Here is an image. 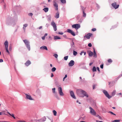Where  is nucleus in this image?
<instances>
[{"mask_svg": "<svg viewBox=\"0 0 122 122\" xmlns=\"http://www.w3.org/2000/svg\"><path fill=\"white\" fill-rule=\"evenodd\" d=\"M76 92L77 95L80 97H83L85 96L86 97H88V95L86 94V92L81 89L77 90Z\"/></svg>", "mask_w": 122, "mask_h": 122, "instance_id": "f257e3e1", "label": "nucleus"}, {"mask_svg": "<svg viewBox=\"0 0 122 122\" xmlns=\"http://www.w3.org/2000/svg\"><path fill=\"white\" fill-rule=\"evenodd\" d=\"M23 42L25 43L26 47L29 51L30 50V42L26 40H24Z\"/></svg>", "mask_w": 122, "mask_h": 122, "instance_id": "f03ea898", "label": "nucleus"}, {"mask_svg": "<svg viewBox=\"0 0 122 122\" xmlns=\"http://www.w3.org/2000/svg\"><path fill=\"white\" fill-rule=\"evenodd\" d=\"M90 113L92 115H95L96 114V112L95 110L91 107H90Z\"/></svg>", "mask_w": 122, "mask_h": 122, "instance_id": "7ed1b4c3", "label": "nucleus"}, {"mask_svg": "<svg viewBox=\"0 0 122 122\" xmlns=\"http://www.w3.org/2000/svg\"><path fill=\"white\" fill-rule=\"evenodd\" d=\"M103 92L105 95L108 98L110 99L112 97L111 96H110L108 93L105 90H103Z\"/></svg>", "mask_w": 122, "mask_h": 122, "instance_id": "20e7f679", "label": "nucleus"}, {"mask_svg": "<svg viewBox=\"0 0 122 122\" xmlns=\"http://www.w3.org/2000/svg\"><path fill=\"white\" fill-rule=\"evenodd\" d=\"M112 5L115 9L118 8L119 6V5H117L116 2L112 3Z\"/></svg>", "mask_w": 122, "mask_h": 122, "instance_id": "39448f33", "label": "nucleus"}, {"mask_svg": "<svg viewBox=\"0 0 122 122\" xmlns=\"http://www.w3.org/2000/svg\"><path fill=\"white\" fill-rule=\"evenodd\" d=\"M72 27L73 28H75L77 30L80 27V26L79 24H76L72 25Z\"/></svg>", "mask_w": 122, "mask_h": 122, "instance_id": "423d86ee", "label": "nucleus"}, {"mask_svg": "<svg viewBox=\"0 0 122 122\" xmlns=\"http://www.w3.org/2000/svg\"><path fill=\"white\" fill-rule=\"evenodd\" d=\"M58 90L60 95L61 96H63L64 95V94L62 92L61 88V87H58Z\"/></svg>", "mask_w": 122, "mask_h": 122, "instance_id": "0eeeda50", "label": "nucleus"}, {"mask_svg": "<svg viewBox=\"0 0 122 122\" xmlns=\"http://www.w3.org/2000/svg\"><path fill=\"white\" fill-rule=\"evenodd\" d=\"M26 98L30 100H34V99L32 98L31 96L28 94H25Z\"/></svg>", "mask_w": 122, "mask_h": 122, "instance_id": "6e6552de", "label": "nucleus"}, {"mask_svg": "<svg viewBox=\"0 0 122 122\" xmlns=\"http://www.w3.org/2000/svg\"><path fill=\"white\" fill-rule=\"evenodd\" d=\"M53 5L55 8V9L56 10H58V6L57 4L55 1H54L53 2Z\"/></svg>", "mask_w": 122, "mask_h": 122, "instance_id": "1a4fd4ad", "label": "nucleus"}, {"mask_svg": "<svg viewBox=\"0 0 122 122\" xmlns=\"http://www.w3.org/2000/svg\"><path fill=\"white\" fill-rule=\"evenodd\" d=\"M92 34L91 33H88L86 35V36H84V37H86L87 39H89L90 38V37L92 36Z\"/></svg>", "mask_w": 122, "mask_h": 122, "instance_id": "9d476101", "label": "nucleus"}, {"mask_svg": "<svg viewBox=\"0 0 122 122\" xmlns=\"http://www.w3.org/2000/svg\"><path fill=\"white\" fill-rule=\"evenodd\" d=\"M67 32L69 33H71L72 35L73 36H75V34L74 33L73 31L70 29H68L67 30Z\"/></svg>", "mask_w": 122, "mask_h": 122, "instance_id": "9b49d317", "label": "nucleus"}, {"mask_svg": "<svg viewBox=\"0 0 122 122\" xmlns=\"http://www.w3.org/2000/svg\"><path fill=\"white\" fill-rule=\"evenodd\" d=\"M74 62L73 61L71 60L68 64L69 66H72L74 65Z\"/></svg>", "mask_w": 122, "mask_h": 122, "instance_id": "f8f14e48", "label": "nucleus"}, {"mask_svg": "<svg viewBox=\"0 0 122 122\" xmlns=\"http://www.w3.org/2000/svg\"><path fill=\"white\" fill-rule=\"evenodd\" d=\"M70 93L71 96L72 97L75 99L76 98V97L74 95V93L72 91H71L70 92Z\"/></svg>", "mask_w": 122, "mask_h": 122, "instance_id": "ddd939ff", "label": "nucleus"}, {"mask_svg": "<svg viewBox=\"0 0 122 122\" xmlns=\"http://www.w3.org/2000/svg\"><path fill=\"white\" fill-rule=\"evenodd\" d=\"M87 52L88 53L89 56H92L93 55V52L91 51H87Z\"/></svg>", "mask_w": 122, "mask_h": 122, "instance_id": "4468645a", "label": "nucleus"}, {"mask_svg": "<svg viewBox=\"0 0 122 122\" xmlns=\"http://www.w3.org/2000/svg\"><path fill=\"white\" fill-rule=\"evenodd\" d=\"M31 63L30 61L29 60H28L25 63V64L26 66H28L30 65Z\"/></svg>", "mask_w": 122, "mask_h": 122, "instance_id": "2eb2a0df", "label": "nucleus"}, {"mask_svg": "<svg viewBox=\"0 0 122 122\" xmlns=\"http://www.w3.org/2000/svg\"><path fill=\"white\" fill-rule=\"evenodd\" d=\"M59 17V13L58 11L56 14V15L55 16V18H58Z\"/></svg>", "mask_w": 122, "mask_h": 122, "instance_id": "dca6fc26", "label": "nucleus"}, {"mask_svg": "<svg viewBox=\"0 0 122 122\" xmlns=\"http://www.w3.org/2000/svg\"><path fill=\"white\" fill-rule=\"evenodd\" d=\"M5 46V48H8V42L7 41H6L4 43Z\"/></svg>", "mask_w": 122, "mask_h": 122, "instance_id": "f3484780", "label": "nucleus"}, {"mask_svg": "<svg viewBox=\"0 0 122 122\" xmlns=\"http://www.w3.org/2000/svg\"><path fill=\"white\" fill-rule=\"evenodd\" d=\"M40 48L41 49H43L44 50H47L48 49L46 46H43L41 47Z\"/></svg>", "mask_w": 122, "mask_h": 122, "instance_id": "a211bd4d", "label": "nucleus"}, {"mask_svg": "<svg viewBox=\"0 0 122 122\" xmlns=\"http://www.w3.org/2000/svg\"><path fill=\"white\" fill-rule=\"evenodd\" d=\"M43 10L45 12H46L48 10V8H46L43 9Z\"/></svg>", "mask_w": 122, "mask_h": 122, "instance_id": "6ab92c4d", "label": "nucleus"}, {"mask_svg": "<svg viewBox=\"0 0 122 122\" xmlns=\"http://www.w3.org/2000/svg\"><path fill=\"white\" fill-rule=\"evenodd\" d=\"M54 40H57L61 39V38L58 36H55L54 38Z\"/></svg>", "mask_w": 122, "mask_h": 122, "instance_id": "aec40b11", "label": "nucleus"}, {"mask_svg": "<svg viewBox=\"0 0 122 122\" xmlns=\"http://www.w3.org/2000/svg\"><path fill=\"white\" fill-rule=\"evenodd\" d=\"M24 26L23 27V29L25 30V28L26 27H27L28 26V25L27 24H25L23 25Z\"/></svg>", "mask_w": 122, "mask_h": 122, "instance_id": "412c9836", "label": "nucleus"}, {"mask_svg": "<svg viewBox=\"0 0 122 122\" xmlns=\"http://www.w3.org/2000/svg\"><path fill=\"white\" fill-rule=\"evenodd\" d=\"M46 118L45 117H44L43 118L41 119V121L44 122L46 120Z\"/></svg>", "mask_w": 122, "mask_h": 122, "instance_id": "4be33fe9", "label": "nucleus"}, {"mask_svg": "<svg viewBox=\"0 0 122 122\" xmlns=\"http://www.w3.org/2000/svg\"><path fill=\"white\" fill-rule=\"evenodd\" d=\"M61 2L63 4H65L66 2V0H60Z\"/></svg>", "mask_w": 122, "mask_h": 122, "instance_id": "5701e85b", "label": "nucleus"}, {"mask_svg": "<svg viewBox=\"0 0 122 122\" xmlns=\"http://www.w3.org/2000/svg\"><path fill=\"white\" fill-rule=\"evenodd\" d=\"M51 25L53 26H55L56 25V24L54 22H52L51 23Z\"/></svg>", "mask_w": 122, "mask_h": 122, "instance_id": "b1692460", "label": "nucleus"}, {"mask_svg": "<svg viewBox=\"0 0 122 122\" xmlns=\"http://www.w3.org/2000/svg\"><path fill=\"white\" fill-rule=\"evenodd\" d=\"M77 54V52L76 51H73V54L75 56Z\"/></svg>", "mask_w": 122, "mask_h": 122, "instance_id": "393cba45", "label": "nucleus"}, {"mask_svg": "<svg viewBox=\"0 0 122 122\" xmlns=\"http://www.w3.org/2000/svg\"><path fill=\"white\" fill-rule=\"evenodd\" d=\"M56 70V68L55 67H53L51 69V71L52 72L55 71Z\"/></svg>", "mask_w": 122, "mask_h": 122, "instance_id": "a878e982", "label": "nucleus"}, {"mask_svg": "<svg viewBox=\"0 0 122 122\" xmlns=\"http://www.w3.org/2000/svg\"><path fill=\"white\" fill-rule=\"evenodd\" d=\"M92 71L93 72H94L96 71V68L95 66H94L93 67L92 69Z\"/></svg>", "mask_w": 122, "mask_h": 122, "instance_id": "bb28decb", "label": "nucleus"}, {"mask_svg": "<svg viewBox=\"0 0 122 122\" xmlns=\"http://www.w3.org/2000/svg\"><path fill=\"white\" fill-rule=\"evenodd\" d=\"M53 112L54 115V116H56V115L57 113L56 112L55 110H53Z\"/></svg>", "mask_w": 122, "mask_h": 122, "instance_id": "cd10ccee", "label": "nucleus"}, {"mask_svg": "<svg viewBox=\"0 0 122 122\" xmlns=\"http://www.w3.org/2000/svg\"><path fill=\"white\" fill-rule=\"evenodd\" d=\"M55 83L56 85L58 87L60 86V85L58 82L56 81L55 82Z\"/></svg>", "mask_w": 122, "mask_h": 122, "instance_id": "c85d7f7f", "label": "nucleus"}, {"mask_svg": "<svg viewBox=\"0 0 122 122\" xmlns=\"http://www.w3.org/2000/svg\"><path fill=\"white\" fill-rule=\"evenodd\" d=\"M53 27L54 30L55 31H56V30H57L56 25L55 26H53Z\"/></svg>", "mask_w": 122, "mask_h": 122, "instance_id": "c756f323", "label": "nucleus"}, {"mask_svg": "<svg viewBox=\"0 0 122 122\" xmlns=\"http://www.w3.org/2000/svg\"><path fill=\"white\" fill-rule=\"evenodd\" d=\"M68 56H66L64 57V60H67L68 58Z\"/></svg>", "mask_w": 122, "mask_h": 122, "instance_id": "7c9ffc66", "label": "nucleus"}, {"mask_svg": "<svg viewBox=\"0 0 122 122\" xmlns=\"http://www.w3.org/2000/svg\"><path fill=\"white\" fill-rule=\"evenodd\" d=\"M120 120H116L113 121L112 122H119Z\"/></svg>", "mask_w": 122, "mask_h": 122, "instance_id": "2f4dec72", "label": "nucleus"}, {"mask_svg": "<svg viewBox=\"0 0 122 122\" xmlns=\"http://www.w3.org/2000/svg\"><path fill=\"white\" fill-rule=\"evenodd\" d=\"M83 16L84 17H85L86 15V14L84 12V10H83Z\"/></svg>", "mask_w": 122, "mask_h": 122, "instance_id": "473e14b6", "label": "nucleus"}, {"mask_svg": "<svg viewBox=\"0 0 122 122\" xmlns=\"http://www.w3.org/2000/svg\"><path fill=\"white\" fill-rule=\"evenodd\" d=\"M108 62L109 63H111L112 62V61L111 59H109L108 60Z\"/></svg>", "mask_w": 122, "mask_h": 122, "instance_id": "72a5a7b5", "label": "nucleus"}, {"mask_svg": "<svg viewBox=\"0 0 122 122\" xmlns=\"http://www.w3.org/2000/svg\"><path fill=\"white\" fill-rule=\"evenodd\" d=\"M6 50V51L9 54H10V52L8 50V48H5Z\"/></svg>", "mask_w": 122, "mask_h": 122, "instance_id": "f704fd0d", "label": "nucleus"}, {"mask_svg": "<svg viewBox=\"0 0 122 122\" xmlns=\"http://www.w3.org/2000/svg\"><path fill=\"white\" fill-rule=\"evenodd\" d=\"M2 114L6 115L5 114V113L4 112H0V115H1Z\"/></svg>", "mask_w": 122, "mask_h": 122, "instance_id": "c9c22d12", "label": "nucleus"}, {"mask_svg": "<svg viewBox=\"0 0 122 122\" xmlns=\"http://www.w3.org/2000/svg\"><path fill=\"white\" fill-rule=\"evenodd\" d=\"M115 93H116L115 91H113L112 92V95L113 96L115 94Z\"/></svg>", "mask_w": 122, "mask_h": 122, "instance_id": "e433bc0d", "label": "nucleus"}, {"mask_svg": "<svg viewBox=\"0 0 122 122\" xmlns=\"http://www.w3.org/2000/svg\"><path fill=\"white\" fill-rule=\"evenodd\" d=\"M7 113L9 114L10 116H12V117L14 116V115L13 114H11L9 112H8Z\"/></svg>", "mask_w": 122, "mask_h": 122, "instance_id": "4c0bfd02", "label": "nucleus"}, {"mask_svg": "<svg viewBox=\"0 0 122 122\" xmlns=\"http://www.w3.org/2000/svg\"><path fill=\"white\" fill-rule=\"evenodd\" d=\"M54 56L56 58H57L58 57V55L56 54H55L54 55Z\"/></svg>", "mask_w": 122, "mask_h": 122, "instance_id": "58836bf2", "label": "nucleus"}, {"mask_svg": "<svg viewBox=\"0 0 122 122\" xmlns=\"http://www.w3.org/2000/svg\"><path fill=\"white\" fill-rule=\"evenodd\" d=\"M52 90L53 92V93H55V88H54L53 89H52Z\"/></svg>", "mask_w": 122, "mask_h": 122, "instance_id": "ea45409f", "label": "nucleus"}, {"mask_svg": "<svg viewBox=\"0 0 122 122\" xmlns=\"http://www.w3.org/2000/svg\"><path fill=\"white\" fill-rule=\"evenodd\" d=\"M109 112L110 113H111L112 115H116L115 114H114L113 112H111L110 111Z\"/></svg>", "mask_w": 122, "mask_h": 122, "instance_id": "a19ab883", "label": "nucleus"}, {"mask_svg": "<svg viewBox=\"0 0 122 122\" xmlns=\"http://www.w3.org/2000/svg\"><path fill=\"white\" fill-rule=\"evenodd\" d=\"M88 46L90 47H91L92 46V45L91 43H89L88 44Z\"/></svg>", "mask_w": 122, "mask_h": 122, "instance_id": "79ce46f5", "label": "nucleus"}, {"mask_svg": "<svg viewBox=\"0 0 122 122\" xmlns=\"http://www.w3.org/2000/svg\"><path fill=\"white\" fill-rule=\"evenodd\" d=\"M72 45L71 46L72 47H74V42L73 41L72 42Z\"/></svg>", "mask_w": 122, "mask_h": 122, "instance_id": "37998d69", "label": "nucleus"}, {"mask_svg": "<svg viewBox=\"0 0 122 122\" xmlns=\"http://www.w3.org/2000/svg\"><path fill=\"white\" fill-rule=\"evenodd\" d=\"M96 30V29L95 28H93L92 30V31H94Z\"/></svg>", "mask_w": 122, "mask_h": 122, "instance_id": "c03bdc74", "label": "nucleus"}, {"mask_svg": "<svg viewBox=\"0 0 122 122\" xmlns=\"http://www.w3.org/2000/svg\"><path fill=\"white\" fill-rule=\"evenodd\" d=\"M96 86V85H94L92 87H93V89H94L95 88Z\"/></svg>", "mask_w": 122, "mask_h": 122, "instance_id": "a18cd8bd", "label": "nucleus"}, {"mask_svg": "<svg viewBox=\"0 0 122 122\" xmlns=\"http://www.w3.org/2000/svg\"><path fill=\"white\" fill-rule=\"evenodd\" d=\"M93 57H97V54L96 53L94 54Z\"/></svg>", "mask_w": 122, "mask_h": 122, "instance_id": "49530a36", "label": "nucleus"}, {"mask_svg": "<svg viewBox=\"0 0 122 122\" xmlns=\"http://www.w3.org/2000/svg\"><path fill=\"white\" fill-rule=\"evenodd\" d=\"M103 64H102L100 66V67L102 69H103Z\"/></svg>", "mask_w": 122, "mask_h": 122, "instance_id": "de8ad7c7", "label": "nucleus"}, {"mask_svg": "<svg viewBox=\"0 0 122 122\" xmlns=\"http://www.w3.org/2000/svg\"><path fill=\"white\" fill-rule=\"evenodd\" d=\"M28 15L29 16H32L33 15V14L31 13H30Z\"/></svg>", "mask_w": 122, "mask_h": 122, "instance_id": "09e8293b", "label": "nucleus"}, {"mask_svg": "<svg viewBox=\"0 0 122 122\" xmlns=\"http://www.w3.org/2000/svg\"><path fill=\"white\" fill-rule=\"evenodd\" d=\"M58 34H59L62 35L63 33L62 32H58Z\"/></svg>", "mask_w": 122, "mask_h": 122, "instance_id": "8fccbe9b", "label": "nucleus"}, {"mask_svg": "<svg viewBox=\"0 0 122 122\" xmlns=\"http://www.w3.org/2000/svg\"><path fill=\"white\" fill-rule=\"evenodd\" d=\"M93 50H94V54L96 53V51H95V49L94 48H93Z\"/></svg>", "mask_w": 122, "mask_h": 122, "instance_id": "3c124183", "label": "nucleus"}, {"mask_svg": "<svg viewBox=\"0 0 122 122\" xmlns=\"http://www.w3.org/2000/svg\"><path fill=\"white\" fill-rule=\"evenodd\" d=\"M97 70L98 71H100V70H99V67H97Z\"/></svg>", "mask_w": 122, "mask_h": 122, "instance_id": "603ef678", "label": "nucleus"}, {"mask_svg": "<svg viewBox=\"0 0 122 122\" xmlns=\"http://www.w3.org/2000/svg\"><path fill=\"white\" fill-rule=\"evenodd\" d=\"M45 37L44 36H43L42 37V39L43 40H44L45 39Z\"/></svg>", "mask_w": 122, "mask_h": 122, "instance_id": "864d4df0", "label": "nucleus"}, {"mask_svg": "<svg viewBox=\"0 0 122 122\" xmlns=\"http://www.w3.org/2000/svg\"><path fill=\"white\" fill-rule=\"evenodd\" d=\"M9 49L10 50H11V47L10 45L9 46Z\"/></svg>", "mask_w": 122, "mask_h": 122, "instance_id": "5fc2aeb1", "label": "nucleus"}, {"mask_svg": "<svg viewBox=\"0 0 122 122\" xmlns=\"http://www.w3.org/2000/svg\"><path fill=\"white\" fill-rule=\"evenodd\" d=\"M3 61V60L2 59H0V62H2Z\"/></svg>", "mask_w": 122, "mask_h": 122, "instance_id": "6e6d98bb", "label": "nucleus"}, {"mask_svg": "<svg viewBox=\"0 0 122 122\" xmlns=\"http://www.w3.org/2000/svg\"><path fill=\"white\" fill-rule=\"evenodd\" d=\"M67 77V75H65V76L64 77V79H65Z\"/></svg>", "mask_w": 122, "mask_h": 122, "instance_id": "4d7b16f0", "label": "nucleus"}, {"mask_svg": "<svg viewBox=\"0 0 122 122\" xmlns=\"http://www.w3.org/2000/svg\"><path fill=\"white\" fill-rule=\"evenodd\" d=\"M67 77V75H65V76L64 77V79H65Z\"/></svg>", "mask_w": 122, "mask_h": 122, "instance_id": "13d9d810", "label": "nucleus"}, {"mask_svg": "<svg viewBox=\"0 0 122 122\" xmlns=\"http://www.w3.org/2000/svg\"><path fill=\"white\" fill-rule=\"evenodd\" d=\"M42 28V26H41L39 27V29H41Z\"/></svg>", "mask_w": 122, "mask_h": 122, "instance_id": "bf43d9fd", "label": "nucleus"}, {"mask_svg": "<svg viewBox=\"0 0 122 122\" xmlns=\"http://www.w3.org/2000/svg\"><path fill=\"white\" fill-rule=\"evenodd\" d=\"M53 76H54V75H53V74L52 73L51 74V77H53Z\"/></svg>", "mask_w": 122, "mask_h": 122, "instance_id": "052dcab7", "label": "nucleus"}, {"mask_svg": "<svg viewBox=\"0 0 122 122\" xmlns=\"http://www.w3.org/2000/svg\"><path fill=\"white\" fill-rule=\"evenodd\" d=\"M47 35V33H46L45 35H44V36L45 37H46V36Z\"/></svg>", "mask_w": 122, "mask_h": 122, "instance_id": "680f3d73", "label": "nucleus"}, {"mask_svg": "<svg viewBox=\"0 0 122 122\" xmlns=\"http://www.w3.org/2000/svg\"><path fill=\"white\" fill-rule=\"evenodd\" d=\"M83 53V51H82V52H81L80 53L81 55Z\"/></svg>", "mask_w": 122, "mask_h": 122, "instance_id": "e2e57ef3", "label": "nucleus"}, {"mask_svg": "<svg viewBox=\"0 0 122 122\" xmlns=\"http://www.w3.org/2000/svg\"><path fill=\"white\" fill-rule=\"evenodd\" d=\"M93 64L92 63H91L89 64V65L90 66H91Z\"/></svg>", "mask_w": 122, "mask_h": 122, "instance_id": "0e129e2a", "label": "nucleus"}, {"mask_svg": "<svg viewBox=\"0 0 122 122\" xmlns=\"http://www.w3.org/2000/svg\"><path fill=\"white\" fill-rule=\"evenodd\" d=\"M97 122H103V121H97Z\"/></svg>", "mask_w": 122, "mask_h": 122, "instance_id": "69168bd1", "label": "nucleus"}, {"mask_svg": "<svg viewBox=\"0 0 122 122\" xmlns=\"http://www.w3.org/2000/svg\"><path fill=\"white\" fill-rule=\"evenodd\" d=\"M83 53H84V55H85L86 54V52H83Z\"/></svg>", "mask_w": 122, "mask_h": 122, "instance_id": "338daca9", "label": "nucleus"}, {"mask_svg": "<svg viewBox=\"0 0 122 122\" xmlns=\"http://www.w3.org/2000/svg\"><path fill=\"white\" fill-rule=\"evenodd\" d=\"M80 122H86L84 121H81Z\"/></svg>", "mask_w": 122, "mask_h": 122, "instance_id": "774afa93", "label": "nucleus"}]
</instances>
